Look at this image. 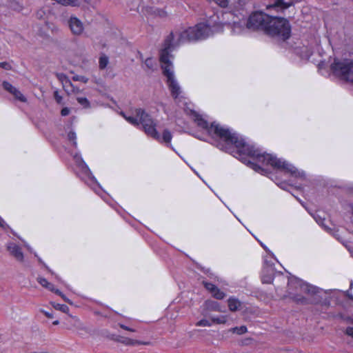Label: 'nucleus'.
<instances>
[{"label": "nucleus", "mask_w": 353, "mask_h": 353, "mask_svg": "<svg viewBox=\"0 0 353 353\" xmlns=\"http://www.w3.org/2000/svg\"><path fill=\"white\" fill-rule=\"evenodd\" d=\"M191 116L199 127L206 130L209 134L214 135L225 142L226 145L223 148L224 150L228 151L230 146L234 145L236 151H233L234 153L233 155L236 158H239L242 162L248 165L256 172H264V170L257 164L247 160L248 157L256 160L263 165H270L274 168L284 170L290 173L294 177H304V172L299 171L294 165L272 154L263 152L259 148H255L254 146L247 144L239 134L232 132L229 129L221 126L215 122L212 123L210 126H209L207 121L195 111H191Z\"/></svg>", "instance_id": "f257e3e1"}, {"label": "nucleus", "mask_w": 353, "mask_h": 353, "mask_svg": "<svg viewBox=\"0 0 353 353\" xmlns=\"http://www.w3.org/2000/svg\"><path fill=\"white\" fill-rule=\"evenodd\" d=\"M211 34L212 30L208 25L199 23L194 27L172 32L165 39L163 48L160 52V61L168 88L174 99H177L181 94V88L174 76L170 52L183 43L204 39Z\"/></svg>", "instance_id": "f03ea898"}, {"label": "nucleus", "mask_w": 353, "mask_h": 353, "mask_svg": "<svg viewBox=\"0 0 353 353\" xmlns=\"http://www.w3.org/2000/svg\"><path fill=\"white\" fill-rule=\"evenodd\" d=\"M265 32L285 41L290 37L291 27L286 19L270 16Z\"/></svg>", "instance_id": "7ed1b4c3"}, {"label": "nucleus", "mask_w": 353, "mask_h": 353, "mask_svg": "<svg viewBox=\"0 0 353 353\" xmlns=\"http://www.w3.org/2000/svg\"><path fill=\"white\" fill-rule=\"evenodd\" d=\"M331 69L336 75L353 84V54L349 57L335 59Z\"/></svg>", "instance_id": "20e7f679"}, {"label": "nucleus", "mask_w": 353, "mask_h": 353, "mask_svg": "<svg viewBox=\"0 0 353 353\" xmlns=\"http://www.w3.org/2000/svg\"><path fill=\"white\" fill-rule=\"evenodd\" d=\"M135 114L139 118V124H141L145 132L156 140L160 139V134L156 129V123L150 115L143 109L135 110Z\"/></svg>", "instance_id": "39448f33"}, {"label": "nucleus", "mask_w": 353, "mask_h": 353, "mask_svg": "<svg viewBox=\"0 0 353 353\" xmlns=\"http://www.w3.org/2000/svg\"><path fill=\"white\" fill-rule=\"evenodd\" d=\"M269 19L270 15L262 12H256L250 16L246 26L250 30H262L265 32Z\"/></svg>", "instance_id": "423d86ee"}, {"label": "nucleus", "mask_w": 353, "mask_h": 353, "mask_svg": "<svg viewBox=\"0 0 353 353\" xmlns=\"http://www.w3.org/2000/svg\"><path fill=\"white\" fill-rule=\"evenodd\" d=\"M69 28L74 36H81L83 34L85 26L83 23L77 17L72 16L68 21Z\"/></svg>", "instance_id": "0eeeda50"}, {"label": "nucleus", "mask_w": 353, "mask_h": 353, "mask_svg": "<svg viewBox=\"0 0 353 353\" xmlns=\"http://www.w3.org/2000/svg\"><path fill=\"white\" fill-rule=\"evenodd\" d=\"M6 248L17 261L23 262L24 259V255L21 250V248L14 243H8L6 245Z\"/></svg>", "instance_id": "6e6552de"}, {"label": "nucleus", "mask_w": 353, "mask_h": 353, "mask_svg": "<svg viewBox=\"0 0 353 353\" xmlns=\"http://www.w3.org/2000/svg\"><path fill=\"white\" fill-rule=\"evenodd\" d=\"M2 86L6 91L12 94L16 99L21 102L26 101V98L23 96V94L9 82L6 81H3L2 83Z\"/></svg>", "instance_id": "1a4fd4ad"}, {"label": "nucleus", "mask_w": 353, "mask_h": 353, "mask_svg": "<svg viewBox=\"0 0 353 353\" xmlns=\"http://www.w3.org/2000/svg\"><path fill=\"white\" fill-rule=\"evenodd\" d=\"M299 285L301 292L306 293L307 294H316L319 291V289L318 288L306 283L299 282Z\"/></svg>", "instance_id": "9d476101"}, {"label": "nucleus", "mask_w": 353, "mask_h": 353, "mask_svg": "<svg viewBox=\"0 0 353 353\" xmlns=\"http://www.w3.org/2000/svg\"><path fill=\"white\" fill-rule=\"evenodd\" d=\"M292 3L284 2L283 0H275L272 4H270L267 6V9L269 10L270 8H275L276 10H285L289 8Z\"/></svg>", "instance_id": "9b49d317"}, {"label": "nucleus", "mask_w": 353, "mask_h": 353, "mask_svg": "<svg viewBox=\"0 0 353 353\" xmlns=\"http://www.w3.org/2000/svg\"><path fill=\"white\" fill-rule=\"evenodd\" d=\"M273 270L272 268H264L261 276V280L263 283H271L273 281Z\"/></svg>", "instance_id": "f8f14e48"}, {"label": "nucleus", "mask_w": 353, "mask_h": 353, "mask_svg": "<svg viewBox=\"0 0 353 353\" xmlns=\"http://www.w3.org/2000/svg\"><path fill=\"white\" fill-rule=\"evenodd\" d=\"M228 304L229 310L232 312L237 311L241 308V301L234 297L229 298L228 299Z\"/></svg>", "instance_id": "ddd939ff"}, {"label": "nucleus", "mask_w": 353, "mask_h": 353, "mask_svg": "<svg viewBox=\"0 0 353 353\" xmlns=\"http://www.w3.org/2000/svg\"><path fill=\"white\" fill-rule=\"evenodd\" d=\"M206 307L208 310L210 311H215V312H223L224 310L221 309V307L220 306V304L214 301H207L205 302Z\"/></svg>", "instance_id": "4468645a"}, {"label": "nucleus", "mask_w": 353, "mask_h": 353, "mask_svg": "<svg viewBox=\"0 0 353 353\" xmlns=\"http://www.w3.org/2000/svg\"><path fill=\"white\" fill-rule=\"evenodd\" d=\"M172 139V135L171 132L169 130L165 129L163 132L162 137L160 136V139L158 141L165 143L168 146H171L170 142Z\"/></svg>", "instance_id": "2eb2a0df"}, {"label": "nucleus", "mask_w": 353, "mask_h": 353, "mask_svg": "<svg viewBox=\"0 0 353 353\" xmlns=\"http://www.w3.org/2000/svg\"><path fill=\"white\" fill-rule=\"evenodd\" d=\"M53 307L56 310H60L64 313L68 314L69 312V307L66 305L59 304V303H52Z\"/></svg>", "instance_id": "dca6fc26"}, {"label": "nucleus", "mask_w": 353, "mask_h": 353, "mask_svg": "<svg viewBox=\"0 0 353 353\" xmlns=\"http://www.w3.org/2000/svg\"><path fill=\"white\" fill-rule=\"evenodd\" d=\"M123 117L128 121L130 123L134 125H139V118L136 116L134 117H126L123 113H121Z\"/></svg>", "instance_id": "f3484780"}, {"label": "nucleus", "mask_w": 353, "mask_h": 353, "mask_svg": "<svg viewBox=\"0 0 353 353\" xmlns=\"http://www.w3.org/2000/svg\"><path fill=\"white\" fill-rule=\"evenodd\" d=\"M77 100L78 103L82 105L84 108H88L90 107V101L85 97H77Z\"/></svg>", "instance_id": "a211bd4d"}, {"label": "nucleus", "mask_w": 353, "mask_h": 353, "mask_svg": "<svg viewBox=\"0 0 353 353\" xmlns=\"http://www.w3.org/2000/svg\"><path fill=\"white\" fill-rule=\"evenodd\" d=\"M212 322L217 324H225L227 322L226 316H219L216 317H212Z\"/></svg>", "instance_id": "6ab92c4d"}, {"label": "nucleus", "mask_w": 353, "mask_h": 353, "mask_svg": "<svg viewBox=\"0 0 353 353\" xmlns=\"http://www.w3.org/2000/svg\"><path fill=\"white\" fill-rule=\"evenodd\" d=\"M63 88L67 92L68 94H70L71 88H73V84L71 83L70 80L68 79L62 84Z\"/></svg>", "instance_id": "aec40b11"}, {"label": "nucleus", "mask_w": 353, "mask_h": 353, "mask_svg": "<svg viewBox=\"0 0 353 353\" xmlns=\"http://www.w3.org/2000/svg\"><path fill=\"white\" fill-rule=\"evenodd\" d=\"M231 331L233 333H236L237 334H243L247 332V327L244 325L240 327H235L231 329Z\"/></svg>", "instance_id": "412c9836"}, {"label": "nucleus", "mask_w": 353, "mask_h": 353, "mask_svg": "<svg viewBox=\"0 0 353 353\" xmlns=\"http://www.w3.org/2000/svg\"><path fill=\"white\" fill-rule=\"evenodd\" d=\"M292 299L298 303L307 304L308 301L306 298L301 295H294Z\"/></svg>", "instance_id": "4be33fe9"}, {"label": "nucleus", "mask_w": 353, "mask_h": 353, "mask_svg": "<svg viewBox=\"0 0 353 353\" xmlns=\"http://www.w3.org/2000/svg\"><path fill=\"white\" fill-rule=\"evenodd\" d=\"M137 9L138 12H142L144 14H150L153 12L152 8H148V7L145 8L143 6H139Z\"/></svg>", "instance_id": "5701e85b"}, {"label": "nucleus", "mask_w": 353, "mask_h": 353, "mask_svg": "<svg viewBox=\"0 0 353 353\" xmlns=\"http://www.w3.org/2000/svg\"><path fill=\"white\" fill-rule=\"evenodd\" d=\"M108 63V58L106 56H102L99 58V68L104 69Z\"/></svg>", "instance_id": "b1692460"}, {"label": "nucleus", "mask_w": 353, "mask_h": 353, "mask_svg": "<svg viewBox=\"0 0 353 353\" xmlns=\"http://www.w3.org/2000/svg\"><path fill=\"white\" fill-rule=\"evenodd\" d=\"M207 1H214L216 4L222 8H225L228 5V0H206Z\"/></svg>", "instance_id": "393cba45"}, {"label": "nucleus", "mask_w": 353, "mask_h": 353, "mask_svg": "<svg viewBox=\"0 0 353 353\" xmlns=\"http://www.w3.org/2000/svg\"><path fill=\"white\" fill-rule=\"evenodd\" d=\"M225 293H224L223 291L220 290L219 289V290H216V292L212 295V296L216 299H219V300H222L225 297Z\"/></svg>", "instance_id": "a878e982"}, {"label": "nucleus", "mask_w": 353, "mask_h": 353, "mask_svg": "<svg viewBox=\"0 0 353 353\" xmlns=\"http://www.w3.org/2000/svg\"><path fill=\"white\" fill-rule=\"evenodd\" d=\"M145 65L148 68L153 70L155 63L152 58H148L145 61Z\"/></svg>", "instance_id": "bb28decb"}, {"label": "nucleus", "mask_w": 353, "mask_h": 353, "mask_svg": "<svg viewBox=\"0 0 353 353\" xmlns=\"http://www.w3.org/2000/svg\"><path fill=\"white\" fill-rule=\"evenodd\" d=\"M73 81H81L86 83L88 81V79L84 76L75 75L72 77Z\"/></svg>", "instance_id": "cd10ccee"}, {"label": "nucleus", "mask_w": 353, "mask_h": 353, "mask_svg": "<svg viewBox=\"0 0 353 353\" xmlns=\"http://www.w3.org/2000/svg\"><path fill=\"white\" fill-rule=\"evenodd\" d=\"M196 326H207V327H210L212 325V324L210 323L209 321L206 320V319H202L199 321H198L196 323Z\"/></svg>", "instance_id": "c85d7f7f"}, {"label": "nucleus", "mask_w": 353, "mask_h": 353, "mask_svg": "<svg viewBox=\"0 0 353 353\" xmlns=\"http://www.w3.org/2000/svg\"><path fill=\"white\" fill-rule=\"evenodd\" d=\"M57 78L61 81V83L63 84L64 81H65L67 79H68V77L64 74L63 73H57L56 74Z\"/></svg>", "instance_id": "c756f323"}, {"label": "nucleus", "mask_w": 353, "mask_h": 353, "mask_svg": "<svg viewBox=\"0 0 353 353\" xmlns=\"http://www.w3.org/2000/svg\"><path fill=\"white\" fill-rule=\"evenodd\" d=\"M37 280L38 283L44 288H46L47 285H49V282L45 278L38 277Z\"/></svg>", "instance_id": "7c9ffc66"}, {"label": "nucleus", "mask_w": 353, "mask_h": 353, "mask_svg": "<svg viewBox=\"0 0 353 353\" xmlns=\"http://www.w3.org/2000/svg\"><path fill=\"white\" fill-rule=\"evenodd\" d=\"M203 284L204 287L206 288V290H208L210 292H211L212 291V290L214 289V288L216 286L213 283L206 282V281H203Z\"/></svg>", "instance_id": "2f4dec72"}, {"label": "nucleus", "mask_w": 353, "mask_h": 353, "mask_svg": "<svg viewBox=\"0 0 353 353\" xmlns=\"http://www.w3.org/2000/svg\"><path fill=\"white\" fill-rule=\"evenodd\" d=\"M76 138H77V137H76V134H75L74 132H70L68 133V139H69L70 141H73V144H74V145H77V142H76V141H75V140H76Z\"/></svg>", "instance_id": "473e14b6"}, {"label": "nucleus", "mask_w": 353, "mask_h": 353, "mask_svg": "<svg viewBox=\"0 0 353 353\" xmlns=\"http://www.w3.org/2000/svg\"><path fill=\"white\" fill-rule=\"evenodd\" d=\"M0 67L3 69L9 70H11L12 67L10 63L8 62H1L0 63Z\"/></svg>", "instance_id": "72a5a7b5"}, {"label": "nucleus", "mask_w": 353, "mask_h": 353, "mask_svg": "<svg viewBox=\"0 0 353 353\" xmlns=\"http://www.w3.org/2000/svg\"><path fill=\"white\" fill-rule=\"evenodd\" d=\"M54 99L56 100V101L58 103H61V101H62V97L59 95L58 91H54Z\"/></svg>", "instance_id": "f704fd0d"}, {"label": "nucleus", "mask_w": 353, "mask_h": 353, "mask_svg": "<svg viewBox=\"0 0 353 353\" xmlns=\"http://www.w3.org/2000/svg\"><path fill=\"white\" fill-rule=\"evenodd\" d=\"M70 113V109L68 108H63L61 111V114L62 116L65 117V116H67Z\"/></svg>", "instance_id": "c9c22d12"}, {"label": "nucleus", "mask_w": 353, "mask_h": 353, "mask_svg": "<svg viewBox=\"0 0 353 353\" xmlns=\"http://www.w3.org/2000/svg\"><path fill=\"white\" fill-rule=\"evenodd\" d=\"M80 92H81L80 89L77 87H74L73 85V88H71L70 94H77Z\"/></svg>", "instance_id": "e433bc0d"}, {"label": "nucleus", "mask_w": 353, "mask_h": 353, "mask_svg": "<svg viewBox=\"0 0 353 353\" xmlns=\"http://www.w3.org/2000/svg\"><path fill=\"white\" fill-rule=\"evenodd\" d=\"M0 227H1L2 228H4V229L8 228V225L6 224L5 221L1 217H0Z\"/></svg>", "instance_id": "4c0bfd02"}, {"label": "nucleus", "mask_w": 353, "mask_h": 353, "mask_svg": "<svg viewBox=\"0 0 353 353\" xmlns=\"http://www.w3.org/2000/svg\"><path fill=\"white\" fill-rule=\"evenodd\" d=\"M346 334L353 337V327H349L346 329Z\"/></svg>", "instance_id": "58836bf2"}, {"label": "nucleus", "mask_w": 353, "mask_h": 353, "mask_svg": "<svg viewBox=\"0 0 353 353\" xmlns=\"http://www.w3.org/2000/svg\"><path fill=\"white\" fill-rule=\"evenodd\" d=\"M45 12L43 10H39L37 12V17L39 19H41L43 18V15H44Z\"/></svg>", "instance_id": "ea45409f"}, {"label": "nucleus", "mask_w": 353, "mask_h": 353, "mask_svg": "<svg viewBox=\"0 0 353 353\" xmlns=\"http://www.w3.org/2000/svg\"><path fill=\"white\" fill-rule=\"evenodd\" d=\"M120 327L125 330H128V331H130V332H134L135 330L132 329V328H130L123 324H120Z\"/></svg>", "instance_id": "a19ab883"}, {"label": "nucleus", "mask_w": 353, "mask_h": 353, "mask_svg": "<svg viewBox=\"0 0 353 353\" xmlns=\"http://www.w3.org/2000/svg\"><path fill=\"white\" fill-rule=\"evenodd\" d=\"M46 288L48 289L52 292H54V290H55L54 285L50 283H49V285H48Z\"/></svg>", "instance_id": "79ce46f5"}, {"label": "nucleus", "mask_w": 353, "mask_h": 353, "mask_svg": "<svg viewBox=\"0 0 353 353\" xmlns=\"http://www.w3.org/2000/svg\"><path fill=\"white\" fill-rule=\"evenodd\" d=\"M41 312H43V314H44L48 317V318H50V319L53 318V315H52L51 313H50V312H46V311H43V310H42Z\"/></svg>", "instance_id": "37998d69"}, {"label": "nucleus", "mask_w": 353, "mask_h": 353, "mask_svg": "<svg viewBox=\"0 0 353 353\" xmlns=\"http://www.w3.org/2000/svg\"><path fill=\"white\" fill-rule=\"evenodd\" d=\"M65 301L68 302V303L70 304H72V302L70 301V299H68L63 294H62L61 296H60Z\"/></svg>", "instance_id": "c03bdc74"}, {"label": "nucleus", "mask_w": 353, "mask_h": 353, "mask_svg": "<svg viewBox=\"0 0 353 353\" xmlns=\"http://www.w3.org/2000/svg\"><path fill=\"white\" fill-rule=\"evenodd\" d=\"M54 293H55V294H58V295H59V296H61V295L63 294V293H62L59 290H56V289H55V290H54Z\"/></svg>", "instance_id": "a18cd8bd"}, {"label": "nucleus", "mask_w": 353, "mask_h": 353, "mask_svg": "<svg viewBox=\"0 0 353 353\" xmlns=\"http://www.w3.org/2000/svg\"><path fill=\"white\" fill-rule=\"evenodd\" d=\"M216 290H219V288L216 286H215L212 291L210 292L212 295H213L216 292Z\"/></svg>", "instance_id": "49530a36"}, {"label": "nucleus", "mask_w": 353, "mask_h": 353, "mask_svg": "<svg viewBox=\"0 0 353 353\" xmlns=\"http://www.w3.org/2000/svg\"><path fill=\"white\" fill-rule=\"evenodd\" d=\"M216 290H219V288L216 286H215L212 291L210 292L212 295H213L216 292Z\"/></svg>", "instance_id": "de8ad7c7"}, {"label": "nucleus", "mask_w": 353, "mask_h": 353, "mask_svg": "<svg viewBox=\"0 0 353 353\" xmlns=\"http://www.w3.org/2000/svg\"><path fill=\"white\" fill-rule=\"evenodd\" d=\"M59 323V321L58 320H56V321H53V323H52V324L55 325H58Z\"/></svg>", "instance_id": "09e8293b"}, {"label": "nucleus", "mask_w": 353, "mask_h": 353, "mask_svg": "<svg viewBox=\"0 0 353 353\" xmlns=\"http://www.w3.org/2000/svg\"><path fill=\"white\" fill-rule=\"evenodd\" d=\"M234 26L235 28L237 27V26L239 27V23H234Z\"/></svg>", "instance_id": "8fccbe9b"}]
</instances>
